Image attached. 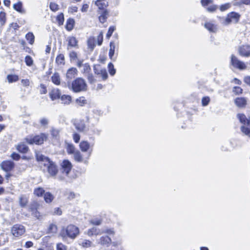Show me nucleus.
<instances>
[{
	"label": "nucleus",
	"instance_id": "obj_1",
	"mask_svg": "<svg viewBox=\"0 0 250 250\" xmlns=\"http://www.w3.org/2000/svg\"><path fill=\"white\" fill-rule=\"evenodd\" d=\"M36 159L38 162H41L50 176L54 177L58 173V169L56 164L49 158L45 157L40 153H36Z\"/></svg>",
	"mask_w": 250,
	"mask_h": 250
},
{
	"label": "nucleus",
	"instance_id": "obj_2",
	"mask_svg": "<svg viewBox=\"0 0 250 250\" xmlns=\"http://www.w3.org/2000/svg\"><path fill=\"white\" fill-rule=\"evenodd\" d=\"M87 87L85 80L81 78H78L73 81L71 85V89L76 93L86 91Z\"/></svg>",
	"mask_w": 250,
	"mask_h": 250
},
{
	"label": "nucleus",
	"instance_id": "obj_3",
	"mask_svg": "<svg viewBox=\"0 0 250 250\" xmlns=\"http://www.w3.org/2000/svg\"><path fill=\"white\" fill-rule=\"evenodd\" d=\"M240 15L236 12H230L228 14L222 22L225 25H228L231 23H236L238 22Z\"/></svg>",
	"mask_w": 250,
	"mask_h": 250
},
{
	"label": "nucleus",
	"instance_id": "obj_4",
	"mask_svg": "<svg viewBox=\"0 0 250 250\" xmlns=\"http://www.w3.org/2000/svg\"><path fill=\"white\" fill-rule=\"evenodd\" d=\"M47 138V135L44 133H42L39 135L33 137H28L26 138V142L29 144L41 145L43 144L44 141Z\"/></svg>",
	"mask_w": 250,
	"mask_h": 250
},
{
	"label": "nucleus",
	"instance_id": "obj_5",
	"mask_svg": "<svg viewBox=\"0 0 250 250\" xmlns=\"http://www.w3.org/2000/svg\"><path fill=\"white\" fill-rule=\"evenodd\" d=\"M42 205L37 201L32 202L29 206V211L31 212L32 215L38 219L41 216V214L38 211Z\"/></svg>",
	"mask_w": 250,
	"mask_h": 250
},
{
	"label": "nucleus",
	"instance_id": "obj_6",
	"mask_svg": "<svg viewBox=\"0 0 250 250\" xmlns=\"http://www.w3.org/2000/svg\"><path fill=\"white\" fill-rule=\"evenodd\" d=\"M11 231L14 236L19 237L25 233V229L21 225L16 224L12 227Z\"/></svg>",
	"mask_w": 250,
	"mask_h": 250
},
{
	"label": "nucleus",
	"instance_id": "obj_7",
	"mask_svg": "<svg viewBox=\"0 0 250 250\" xmlns=\"http://www.w3.org/2000/svg\"><path fill=\"white\" fill-rule=\"evenodd\" d=\"M230 63L234 68H238L240 70H244L247 68L246 64L243 62L239 60L233 55H232L231 56Z\"/></svg>",
	"mask_w": 250,
	"mask_h": 250
},
{
	"label": "nucleus",
	"instance_id": "obj_8",
	"mask_svg": "<svg viewBox=\"0 0 250 250\" xmlns=\"http://www.w3.org/2000/svg\"><path fill=\"white\" fill-rule=\"evenodd\" d=\"M65 231L67 236L72 239H74L79 233L78 228L72 225L68 226Z\"/></svg>",
	"mask_w": 250,
	"mask_h": 250
},
{
	"label": "nucleus",
	"instance_id": "obj_9",
	"mask_svg": "<svg viewBox=\"0 0 250 250\" xmlns=\"http://www.w3.org/2000/svg\"><path fill=\"white\" fill-rule=\"evenodd\" d=\"M61 166L62 173L66 176L68 175L72 167L71 163L67 160H64Z\"/></svg>",
	"mask_w": 250,
	"mask_h": 250
},
{
	"label": "nucleus",
	"instance_id": "obj_10",
	"mask_svg": "<svg viewBox=\"0 0 250 250\" xmlns=\"http://www.w3.org/2000/svg\"><path fill=\"white\" fill-rule=\"evenodd\" d=\"M239 54L245 57H250V45H242L238 48Z\"/></svg>",
	"mask_w": 250,
	"mask_h": 250
},
{
	"label": "nucleus",
	"instance_id": "obj_11",
	"mask_svg": "<svg viewBox=\"0 0 250 250\" xmlns=\"http://www.w3.org/2000/svg\"><path fill=\"white\" fill-rule=\"evenodd\" d=\"M93 145L90 146L87 141H83L80 144V148L83 152H86L90 150L88 153V156L89 157L92 151Z\"/></svg>",
	"mask_w": 250,
	"mask_h": 250
},
{
	"label": "nucleus",
	"instance_id": "obj_12",
	"mask_svg": "<svg viewBox=\"0 0 250 250\" xmlns=\"http://www.w3.org/2000/svg\"><path fill=\"white\" fill-rule=\"evenodd\" d=\"M94 71L97 75H101L104 80H105L108 77L106 70L104 68H102L100 65L94 66Z\"/></svg>",
	"mask_w": 250,
	"mask_h": 250
},
{
	"label": "nucleus",
	"instance_id": "obj_13",
	"mask_svg": "<svg viewBox=\"0 0 250 250\" xmlns=\"http://www.w3.org/2000/svg\"><path fill=\"white\" fill-rule=\"evenodd\" d=\"M0 167L3 170L8 172L13 169L14 167V163L11 161H5L1 163Z\"/></svg>",
	"mask_w": 250,
	"mask_h": 250
},
{
	"label": "nucleus",
	"instance_id": "obj_14",
	"mask_svg": "<svg viewBox=\"0 0 250 250\" xmlns=\"http://www.w3.org/2000/svg\"><path fill=\"white\" fill-rule=\"evenodd\" d=\"M112 242L111 239L108 236H103L98 240L99 244L108 247Z\"/></svg>",
	"mask_w": 250,
	"mask_h": 250
},
{
	"label": "nucleus",
	"instance_id": "obj_15",
	"mask_svg": "<svg viewBox=\"0 0 250 250\" xmlns=\"http://www.w3.org/2000/svg\"><path fill=\"white\" fill-rule=\"evenodd\" d=\"M68 42L67 49L72 47H78V41L76 38L73 36H70L67 38Z\"/></svg>",
	"mask_w": 250,
	"mask_h": 250
},
{
	"label": "nucleus",
	"instance_id": "obj_16",
	"mask_svg": "<svg viewBox=\"0 0 250 250\" xmlns=\"http://www.w3.org/2000/svg\"><path fill=\"white\" fill-rule=\"evenodd\" d=\"M95 4L98 6L99 10L102 11L107 10L106 8L108 6V2L105 0H97Z\"/></svg>",
	"mask_w": 250,
	"mask_h": 250
},
{
	"label": "nucleus",
	"instance_id": "obj_17",
	"mask_svg": "<svg viewBox=\"0 0 250 250\" xmlns=\"http://www.w3.org/2000/svg\"><path fill=\"white\" fill-rule=\"evenodd\" d=\"M204 26L210 32L215 33L218 29L217 25L211 22H206Z\"/></svg>",
	"mask_w": 250,
	"mask_h": 250
},
{
	"label": "nucleus",
	"instance_id": "obj_18",
	"mask_svg": "<svg viewBox=\"0 0 250 250\" xmlns=\"http://www.w3.org/2000/svg\"><path fill=\"white\" fill-rule=\"evenodd\" d=\"M77 70L76 68L72 67L69 69L66 73V78L69 80L74 78L77 74Z\"/></svg>",
	"mask_w": 250,
	"mask_h": 250
},
{
	"label": "nucleus",
	"instance_id": "obj_19",
	"mask_svg": "<svg viewBox=\"0 0 250 250\" xmlns=\"http://www.w3.org/2000/svg\"><path fill=\"white\" fill-rule=\"evenodd\" d=\"M78 244L80 246H82L83 248H88L91 247L92 243L91 241L86 240L80 239L78 240Z\"/></svg>",
	"mask_w": 250,
	"mask_h": 250
},
{
	"label": "nucleus",
	"instance_id": "obj_20",
	"mask_svg": "<svg viewBox=\"0 0 250 250\" xmlns=\"http://www.w3.org/2000/svg\"><path fill=\"white\" fill-rule=\"evenodd\" d=\"M61 93L58 89H53L49 93V96L52 101L60 98Z\"/></svg>",
	"mask_w": 250,
	"mask_h": 250
},
{
	"label": "nucleus",
	"instance_id": "obj_21",
	"mask_svg": "<svg viewBox=\"0 0 250 250\" xmlns=\"http://www.w3.org/2000/svg\"><path fill=\"white\" fill-rule=\"evenodd\" d=\"M115 45L114 42H110V48L109 50V58L115 61L116 58L114 57V55L115 53Z\"/></svg>",
	"mask_w": 250,
	"mask_h": 250
},
{
	"label": "nucleus",
	"instance_id": "obj_22",
	"mask_svg": "<svg viewBox=\"0 0 250 250\" xmlns=\"http://www.w3.org/2000/svg\"><path fill=\"white\" fill-rule=\"evenodd\" d=\"M235 104L237 106L242 107L246 105L247 101L244 98H237L235 100Z\"/></svg>",
	"mask_w": 250,
	"mask_h": 250
},
{
	"label": "nucleus",
	"instance_id": "obj_23",
	"mask_svg": "<svg viewBox=\"0 0 250 250\" xmlns=\"http://www.w3.org/2000/svg\"><path fill=\"white\" fill-rule=\"evenodd\" d=\"M100 14V15L99 17V21L103 23L106 21L108 14V11L107 10L102 11Z\"/></svg>",
	"mask_w": 250,
	"mask_h": 250
},
{
	"label": "nucleus",
	"instance_id": "obj_24",
	"mask_svg": "<svg viewBox=\"0 0 250 250\" xmlns=\"http://www.w3.org/2000/svg\"><path fill=\"white\" fill-rule=\"evenodd\" d=\"M56 63L58 65H64L65 64L64 56L62 54H59L56 58Z\"/></svg>",
	"mask_w": 250,
	"mask_h": 250
},
{
	"label": "nucleus",
	"instance_id": "obj_25",
	"mask_svg": "<svg viewBox=\"0 0 250 250\" xmlns=\"http://www.w3.org/2000/svg\"><path fill=\"white\" fill-rule=\"evenodd\" d=\"M87 235L89 236H91L93 235H99L101 234V232L100 230L96 227H93L92 228L89 229L87 231Z\"/></svg>",
	"mask_w": 250,
	"mask_h": 250
},
{
	"label": "nucleus",
	"instance_id": "obj_26",
	"mask_svg": "<svg viewBox=\"0 0 250 250\" xmlns=\"http://www.w3.org/2000/svg\"><path fill=\"white\" fill-rule=\"evenodd\" d=\"M28 201V197L24 195H21L19 197L20 205L21 207H25Z\"/></svg>",
	"mask_w": 250,
	"mask_h": 250
},
{
	"label": "nucleus",
	"instance_id": "obj_27",
	"mask_svg": "<svg viewBox=\"0 0 250 250\" xmlns=\"http://www.w3.org/2000/svg\"><path fill=\"white\" fill-rule=\"evenodd\" d=\"M33 193L37 197H41L44 194L45 190L43 188L37 187L34 188Z\"/></svg>",
	"mask_w": 250,
	"mask_h": 250
},
{
	"label": "nucleus",
	"instance_id": "obj_28",
	"mask_svg": "<svg viewBox=\"0 0 250 250\" xmlns=\"http://www.w3.org/2000/svg\"><path fill=\"white\" fill-rule=\"evenodd\" d=\"M52 82L56 85H59L61 83V79L58 73H55L51 77Z\"/></svg>",
	"mask_w": 250,
	"mask_h": 250
},
{
	"label": "nucleus",
	"instance_id": "obj_29",
	"mask_svg": "<svg viewBox=\"0 0 250 250\" xmlns=\"http://www.w3.org/2000/svg\"><path fill=\"white\" fill-rule=\"evenodd\" d=\"M54 196L49 192H45L44 194V199L46 203H50L54 200Z\"/></svg>",
	"mask_w": 250,
	"mask_h": 250
},
{
	"label": "nucleus",
	"instance_id": "obj_30",
	"mask_svg": "<svg viewBox=\"0 0 250 250\" xmlns=\"http://www.w3.org/2000/svg\"><path fill=\"white\" fill-rule=\"evenodd\" d=\"M76 128L79 131H83L85 128V125L83 121H80V122L75 124Z\"/></svg>",
	"mask_w": 250,
	"mask_h": 250
},
{
	"label": "nucleus",
	"instance_id": "obj_31",
	"mask_svg": "<svg viewBox=\"0 0 250 250\" xmlns=\"http://www.w3.org/2000/svg\"><path fill=\"white\" fill-rule=\"evenodd\" d=\"M17 149L18 150L22 153H26L28 150L27 146L23 144H21L17 146Z\"/></svg>",
	"mask_w": 250,
	"mask_h": 250
},
{
	"label": "nucleus",
	"instance_id": "obj_32",
	"mask_svg": "<svg viewBox=\"0 0 250 250\" xmlns=\"http://www.w3.org/2000/svg\"><path fill=\"white\" fill-rule=\"evenodd\" d=\"M87 43L90 51H92L95 46L94 39L93 38H89L87 40Z\"/></svg>",
	"mask_w": 250,
	"mask_h": 250
},
{
	"label": "nucleus",
	"instance_id": "obj_33",
	"mask_svg": "<svg viewBox=\"0 0 250 250\" xmlns=\"http://www.w3.org/2000/svg\"><path fill=\"white\" fill-rule=\"evenodd\" d=\"M61 100L62 104H69L71 101V97L69 95H63L61 97Z\"/></svg>",
	"mask_w": 250,
	"mask_h": 250
},
{
	"label": "nucleus",
	"instance_id": "obj_34",
	"mask_svg": "<svg viewBox=\"0 0 250 250\" xmlns=\"http://www.w3.org/2000/svg\"><path fill=\"white\" fill-rule=\"evenodd\" d=\"M74 23L75 21L73 19H69L67 20L65 26L66 29L69 31L72 30L73 28Z\"/></svg>",
	"mask_w": 250,
	"mask_h": 250
},
{
	"label": "nucleus",
	"instance_id": "obj_35",
	"mask_svg": "<svg viewBox=\"0 0 250 250\" xmlns=\"http://www.w3.org/2000/svg\"><path fill=\"white\" fill-rule=\"evenodd\" d=\"M73 155L74 159L77 162H82L83 161V158L81 152L79 150H76Z\"/></svg>",
	"mask_w": 250,
	"mask_h": 250
},
{
	"label": "nucleus",
	"instance_id": "obj_36",
	"mask_svg": "<svg viewBox=\"0 0 250 250\" xmlns=\"http://www.w3.org/2000/svg\"><path fill=\"white\" fill-rule=\"evenodd\" d=\"M57 227L54 224H50L47 230V233H55L57 231Z\"/></svg>",
	"mask_w": 250,
	"mask_h": 250
},
{
	"label": "nucleus",
	"instance_id": "obj_37",
	"mask_svg": "<svg viewBox=\"0 0 250 250\" xmlns=\"http://www.w3.org/2000/svg\"><path fill=\"white\" fill-rule=\"evenodd\" d=\"M67 152L69 154H74L76 151L74 146L71 144H67L66 147Z\"/></svg>",
	"mask_w": 250,
	"mask_h": 250
},
{
	"label": "nucleus",
	"instance_id": "obj_38",
	"mask_svg": "<svg viewBox=\"0 0 250 250\" xmlns=\"http://www.w3.org/2000/svg\"><path fill=\"white\" fill-rule=\"evenodd\" d=\"M26 39L28 41L29 43L32 44L34 42L35 36L33 33L29 32L26 35Z\"/></svg>",
	"mask_w": 250,
	"mask_h": 250
},
{
	"label": "nucleus",
	"instance_id": "obj_39",
	"mask_svg": "<svg viewBox=\"0 0 250 250\" xmlns=\"http://www.w3.org/2000/svg\"><path fill=\"white\" fill-rule=\"evenodd\" d=\"M9 83L15 82L18 81L19 77L16 75H8L7 77Z\"/></svg>",
	"mask_w": 250,
	"mask_h": 250
},
{
	"label": "nucleus",
	"instance_id": "obj_40",
	"mask_svg": "<svg viewBox=\"0 0 250 250\" xmlns=\"http://www.w3.org/2000/svg\"><path fill=\"white\" fill-rule=\"evenodd\" d=\"M237 118L239 120L240 122L243 124L244 125H246L247 120L248 119H247L246 117V116L243 114H237Z\"/></svg>",
	"mask_w": 250,
	"mask_h": 250
},
{
	"label": "nucleus",
	"instance_id": "obj_41",
	"mask_svg": "<svg viewBox=\"0 0 250 250\" xmlns=\"http://www.w3.org/2000/svg\"><path fill=\"white\" fill-rule=\"evenodd\" d=\"M6 14L4 12H0V25L3 26L6 22Z\"/></svg>",
	"mask_w": 250,
	"mask_h": 250
},
{
	"label": "nucleus",
	"instance_id": "obj_42",
	"mask_svg": "<svg viewBox=\"0 0 250 250\" xmlns=\"http://www.w3.org/2000/svg\"><path fill=\"white\" fill-rule=\"evenodd\" d=\"M21 83L23 86L28 88L31 87V82L29 79H22L21 80Z\"/></svg>",
	"mask_w": 250,
	"mask_h": 250
},
{
	"label": "nucleus",
	"instance_id": "obj_43",
	"mask_svg": "<svg viewBox=\"0 0 250 250\" xmlns=\"http://www.w3.org/2000/svg\"><path fill=\"white\" fill-rule=\"evenodd\" d=\"M13 8L15 10L20 13H22L23 12L22 9V3L21 2H18L17 3L14 4L13 5Z\"/></svg>",
	"mask_w": 250,
	"mask_h": 250
},
{
	"label": "nucleus",
	"instance_id": "obj_44",
	"mask_svg": "<svg viewBox=\"0 0 250 250\" xmlns=\"http://www.w3.org/2000/svg\"><path fill=\"white\" fill-rule=\"evenodd\" d=\"M108 68L109 74L112 76L114 75L116 73V69L111 62L108 63Z\"/></svg>",
	"mask_w": 250,
	"mask_h": 250
},
{
	"label": "nucleus",
	"instance_id": "obj_45",
	"mask_svg": "<svg viewBox=\"0 0 250 250\" xmlns=\"http://www.w3.org/2000/svg\"><path fill=\"white\" fill-rule=\"evenodd\" d=\"M106 233L108 235H114L115 234V231L113 228H106L103 230L101 233Z\"/></svg>",
	"mask_w": 250,
	"mask_h": 250
},
{
	"label": "nucleus",
	"instance_id": "obj_46",
	"mask_svg": "<svg viewBox=\"0 0 250 250\" xmlns=\"http://www.w3.org/2000/svg\"><path fill=\"white\" fill-rule=\"evenodd\" d=\"M60 130L57 128H52L51 131V134L53 137L57 138L59 136Z\"/></svg>",
	"mask_w": 250,
	"mask_h": 250
},
{
	"label": "nucleus",
	"instance_id": "obj_47",
	"mask_svg": "<svg viewBox=\"0 0 250 250\" xmlns=\"http://www.w3.org/2000/svg\"><path fill=\"white\" fill-rule=\"evenodd\" d=\"M210 102V98L208 96L203 97L202 99V105L203 106H206L208 105Z\"/></svg>",
	"mask_w": 250,
	"mask_h": 250
},
{
	"label": "nucleus",
	"instance_id": "obj_48",
	"mask_svg": "<svg viewBox=\"0 0 250 250\" xmlns=\"http://www.w3.org/2000/svg\"><path fill=\"white\" fill-rule=\"evenodd\" d=\"M57 20L59 25H62L64 21V16L62 13H60L57 17Z\"/></svg>",
	"mask_w": 250,
	"mask_h": 250
},
{
	"label": "nucleus",
	"instance_id": "obj_49",
	"mask_svg": "<svg viewBox=\"0 0 250 250\" xmlns=\"http://www.w3.org/2000/svg\"><path fill=\"white\" fill-rule=\"evenodd\" d=\"M90 223L92 225L99 226L102 224V220L101 219H93L90 220Z\"/></svg>",
	"mask_w": 250,
	"mask_h": 250
},
{
	"label": "nucleus",
	"instance_id": "obj_50",
	"mask_svg": "<svg viewBox=\"0 0 250 250\" xmlns=\"http://www.w3.org/2000/svg\"><path fill=\"white\" fill-rule=\"evenodd\" d=\"M115 30V27L114 26H110L109 27L108 32L106 35V37L107 39H109L110 38Z\"/></svg>",
	"mask_w": 250,
	"mask_h": 250
},
{
	"label": "nucleus",
	"instance_id": "obj_51",
	"mask_svg": "<svg viewBox=\"0 0 250 250\" xmlns=\"http://www.w3.org/2000/svg\"><path fill=\"white\" fill-rule=\"evenodd\" d=\"M241 131L246 135L250 137V129L249 128L242 126L241 127Z\"/></svg>",
	"mask_w": 250,
	"mask_h": 250
},
{
	"label": "nucleus",
	"instance_id": "obj_52",
	"mask_svg": "<svg viewBox=\"0 0 250 250\" xmlns=\"http://www.w3.org/2000/svg\"><path fill=\"white\" fill-rule=\"evenodd\" d=\"M25 62L27 65L31 66L33 64V60L32 58L29 56H27L25 58Z\"/></svg>",
	"mask_w": 250,
	"mask_h": 250
},
{
	"label": "nucleus",
	"instance_id": "obj_53",
	"mask_svg": "<svg viewBox=\"0 0 250 250\" xmlns=\"http://www.w3.org/2000/svg\"><path fill=\"white\" fill-rule=\"evenodd\" d=\"M76 103L81 106H83L86 103L84 97H80L76 100Z\"/></svg>",
	"mask_w": 250,
	"mask_h": 250
},
{
	"label": "nucleus",
	"instance_id": "obj_54",
	"mask_svg": "<svg viewBox=\"0 0 250 250\" xmlns=\"http://www.w3.org/2000/svg\"><path fill=\"white\" fill-rule=\"evenodd\" d=\"M50 8L53 11H56L58 10V5L54 2L50 3Z\"/></svg>",
	"mask_w": 250,
	"mask_h": 250
},
{
	"label": "nucleus",
	"instance_id": "obj_55",
	"mask_svg": "<svg viewBox=\"0 0 250 250\" xmlns=\"http://www.w3.org/2000/svg\"><path fill=\"white\" fill-rule=\"evenodd\" d=\"M69 55L71 61H74L77 59V54L75 51L70 52Z\"/></svg>",
	"mask_w": 250,
	"mask_h": 250
},
{
	"label": "nucleus",
	"instance_id": "obj_56",
	"mask_svg": "<svg viewBox=\"0 0 250 250\" xmlns=\"http://www.w3.org/2000/svg\"><path fill=\"white\" fill-rule=\"evenodd\" d=\"M243 89L239 86H235L233 88V92L236 94H240L242 93Z\"/></svg>",
	"mask_w": 250,
	"mask_h": 250
},
{
	"label": "nucleus",
	"instance_id": "obj_57",
	"mask_svg": "<svg viewBox=\"0 0 250 250\" xmlns=\"http://www.w3.org/2000/svg\"><path fill=\"white\" fill-rule=\"evenodd\" d=\"M66 247L62 243H58L57 245L56 250H66Z\"/></svg>",
	"mask_w": 250,
	"mask_h": 250
},
{
	"label": "nucleus",
	"instance_id": "obj_58",
	"mask_svg": "<svg viewBox=\"0 0 250 250\" xmlns=\"http://www.w3.org/2000/svg\"><path fill=\"white\" fill-rule=\"evenodd\" d=\"M217 8V6L215 5H211L207 8L208 11L209 12H214Z\"/></svg>",
	"mask_w": 250,
	"mask_h": 250
},
{
	"label": "nucleus",
	"instance_id": "obj_59",
	"mask_svg": "<svg viewBox=\"0 0 250 250\" xmlns=\"http://www.w3.org/2000/svg\"><path fill=\"white\" fill-rule=\"evenodd\" d=\"M73 138L74 142L76 143H78L80 140V136L79 134L75 133L73 135Z\"/></svg>",
	"mask_w": 250,
	"mask_h": 250
},
{
	"label": "nucleus",
	"instance_id": "obj_60",
	"mask_svg": "<svg viewBox=\"0 0 250 250\" xmlns=\"http://www.w3.org/2000/svg\"><path fill=\"white\" fill-rule=\"evenodd\" d=\"M11 157L14 160L18 161L20 158V155L15 152H13L11 155Z\"/></svg>",
	"mask_w": 250,
	"mask_h": 250
},
{
	"label": "nucleus",
	"instance_id": "obj_61",
	"mask_svg": "<svg viewBox=\"0 0 250 250\" xmlns=\"http://www.w3.org/2000/svg\"><path fill=\"white\" fill-rule=\"evenodd\" d=\"M230 7V5L229 3H226L225 4L222 5L220 7V9L222 11H224L227 9H228Z\"/></svg>",
	"mask_w": 250,
	"mask_h": 250
},
{
	"label": "nucleus",
	"instance_id": "obj_62",
	"mask_svg": "<svg viewBox=\"0 0 250 250\" xmlns=\"http://www.w3.org/2000/svg\"><path fill=\"white\" fill-rule=\"evenodd\" d=\"M97 40L98 45H101L102 44L103 40L102 33H100V34L98 35V36L97 37Z\"/></svg>",
	"mask_w": 250,
	"mask_h": 250
},
{
	"label": "nucleus",
	"instance_id": "obj_63",
	"mask_svg": "<svg viewBox=\"0 0 250 250\" xmlns=\"http://www.w3.org/2000/svg\"><path fill=\"white\" fill-rule=\"evenodd\" d=\"M201 2L202 6H206L208 5L209 4L212 3V0H201Z\"/></svg>",
	"mask_w": 250,
	"mask_h": 250
},
{
	"label": "nucleus",
	"instance_id": "obj_64",
	"mask_svg": "<svg viewBox=\"0 0 250 250\" xmlns=\"http://www.w3.org/2000/svg\"><path fill=\"white\" fill-rule=\"evenodd\" d=\"M40 123L42 125L45 126L48 124V120L45 118H42L40 120Z\"/></svg>",
	"mask_w": 250,
	"mask_h": 250
}]
</instances>
